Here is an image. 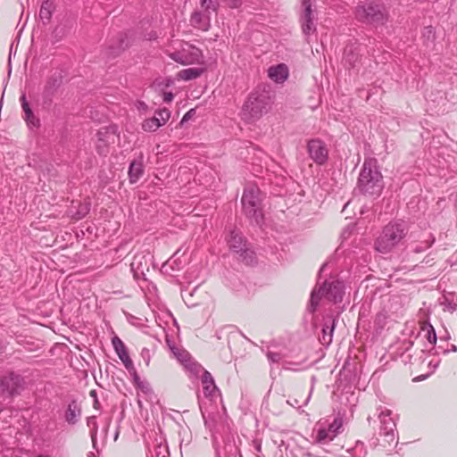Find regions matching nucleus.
<instances>
[{
  "mask_svg": "<svg viewBox=\"0 0 457 457\" xmlns=\"http://www.w3.org/2000/svg\"><path fill=\"white\" fill-rule=\"evenodd\" d=\"M335 437V434L331 435L329 431H328L326 428H320L318 431L317 436H316V442L318 444H325L328 441L333 440Z\"/></svg>",
  "mask_w": 457,
  "mask_h": 457,
  "instance_id": "obj_30",
  "label": "nucleus"
},
{
  "mask_svg": "<svg viewBox=\"0 0 457 457\" xmlns=\"http://www.w3.org/2000/svg\"><path fill=\"white\" fill-rule=\"evenodd\" d=\"M170 351L176 359L193 374L198 375L200 370H203V367L200 364L192 361L190 354L186 350L177 346H170Z\"/></svg>",
  "mask_w": 457,
  "mask_h": 457,
  "instance_id": "obj_11",
  "label": "nucleus"
},
{
  "mask_svg": "<svg viewBox=\"0 0 457 457\" xmlns=\"http://www.w3.org/2000/svg\"><path fill=\"white\" fill-rule=\"evenodd\" d=\"M81 415V408L77 401L72 400L65 411V420L69 424H76Z\"/></svg>",
  "mask_w": 457,
  "mask_h": 457,
  "instance_id": "obj_19",
  "label": "nucleus"
},
{
  "mask_svg": "<svg viewBox=\"0 0 457 457\" xmlns=\"http://www.w3.org/2000/svg\"><path fill=\"white\" fill-rule=\"evenodd\" d=\"M268 75L276 83H283L288 77V69L284 63L271 66L268 70Z\"/></svg>",
  "mask_w": 457,
  "mask_h": 457,
  "instance_id": "obj_15",
  "label": "nucleus"
},
{
  "mask_svg": "<svg viewBox=\"0 0 457 457\" xmlns=\"http://www.w3.org/2000/svg\"><path fill=\"white\" fill-rule=\"evenodd\" d=\"M408 228L404 221L398 220L386 225L375 241V249L381 253H390L407 236Z\"/></svg>",
  "mask_w": 457,
  "mask_h": 457,
  "instance_id": "obj_3",
  "label": "nucleus"
},
{
  "mask_svg": "<svg viewBox=\"0 0 457 457\" xmlns=\"http://www.w3.org/2000/svg\"><path fill=\"white\" fill-rule=\"evenodd\" d=\"M384 187L383 176L375 158H366L362 164L357 188L366 195L378 196Z\"/></svg>",
  "mask_w": 457,
  "mask_h": 457,
  "instance_id": "obj_2",
  "label": "nucleus"
},
{
  "mask_svg": "<svg viewBox=\"0 0 457 457\" xmlns=\"http://www.w3.org/2000/svg\"><path fill=\"white\" fill-rule=\"evenodd\" d=\"M315 12V10L312 8V0H301L299 21L302 31L306 37L316 32Z\"/></svg>",
  "mask_w": 457,
  "mask_h": 457,
  "instance_id": "obj_9",
  "label": "nucleus"
},
{
  "mask_svg": "<svg viewBox=\"0 0 457 457\" xmlns=\"http://www.w3.org/2000/svg\"><path fill=\"white\" fill-rule=\"evenodd\" d=\"M355 19L365 25L373 27L386 25L390 17L389 9L380 0H365L354 8Z\"/></svg>",
  "mask_w": 457,
  "mask_h": 457,
  "instance_id": "obj_1",
  "label": "nucleus"
},
{
  "mask_svg": "<svg viewBox=\"0 0 457 457\" xmlns=\"http://www.w3.org/2000/svg\"><path fill=\"white\" fill-rule=\"evenodd\" d=\"M424 34L428 35V38H430V37L434 38L435 37V33H434L433 27H431V26L426 27Z\"/></svg>",
  "mask_w": 457,
  "mask_h": 457,
  "instance_id": "obj_46",
  "label": "nucleus"
},
{
  "mask_svg": "<svg viewBox=\"0 0 457 457\" xmlns=\"http://www.w3.org/2000/svg\"><path fill=\"white\" fill-rule=\"evenodd\" d=\"M94 408L96 410H98L100 408V403H99L98 399L94 400Z\"/></svg>",
  "mask_w": 457,
  "mask_h": 457,
  "instance_id": "obj_50",
  "label": "nucleus"
},
{
  "mask_svg": "<svg viewBox=\"0 0 457 457\" xmlns=\"http://www.w3.org/2000/svg\"><path fill=\"white\" fill-rule=\"evenodd\" d=\"M441 305L444 307L445 311H448L450 312H454L457 310V303L448 296H444Z\"/></svg>",
  "mask_w": 457,
  "mask_h": 457,
  "instance_id": "obj_33",
  "label": "nucleus"
},
{
  "mask_svg": "<svg viewBox=\"0 0 457 457\" xmlns=\"http://www.w3.org/2000/svg\"><path fill=\"white\" fill-rule=\"evenodd\" d=\"M343 425V421H342V419L341 418H336L333 421V423H331L329 426H328V428L327 429L328 431H329V433L331 435L335 434V436H337L339 428L342 427Z\"/></svg>",
  "mask_w": 457,
  "mask_h": 457,
  "instance_id": "obj_37",
  "label": "nucleus"
},
{
  "mask_svg": "<svg viewBox=\"0 0 457 457\" xmlns=\"http://www.w3.org/2000/svg\"><path fill=\"white\" fill-rule=\"evenodd\" d=\"M451 351L452 352H457V346L455 345H452Z\"/></svg>",
  "mask_w": 457,
  "mask_h": 457,
  "instance_id": "obj_53",
  "label": "nucleus"
},
{
  "mask_svg": "<svg viewBox=\"0 0 457 457\" xmlns=\"http://www.w3.org/2000/svg\"><path fill=\"white\" fill-rule=\"evenodd\" d=\"M195 113V109H190L188 112H187L185 113V115L183 116L180 123L183 124L184 122L189 120Z\"/></svg>",
  "mask_w": 457,
  "mask_h": 457,
  "instance_id": "obj_44",
  "label": "nucleus"
},
{
  "mask_svg": "<svg viewBox=\"0 0 457 457\" xmlns=\"http://www.w3.org/2000/svg\"><path fill=\"white\" fill-rule=\"evenodd\" d=\"M25 387L24 378L13 371H9L0 378V394L12 397L20 393Z\"/></svg>",
  "mask_w": 457,
  "mask_h": 457,
  "instance_id": "obj_8",
  "label": "nucleus"
},
{
  "mask_svg": "<svg viewBox=\"0 0 457 457\" xmlns=\"http://www.w3.org/2000/svg\"><path fill=\"white\" fill-rule=\"evenodd\" d=\"M308 152L311 158L318 164H323L328 160V150L325 144L319 139L309 141Z\"/></svg>",
  "mask_w": 457,
  "mask_h": 457,
  "instance_id": "obj_12",
  "label": "nucleus"
},
{
  "mask_svg": "<svg viewBox=\"0 0 457 457\" xmlns=\"http://www.w3.org/2000/svg\"><path fill=\"white\" fill-rule=\"evenodd\" d=\"M120 359L123 362L124 366L127 369H129L130 367H132V361L129 358V353H127V354H125L123 356H120Z\"/></svg>",
  "mask_w": 457,
  "mask_h": 457,
  "instance_id": "obj_43",
  "label": "nucleus"
},
{
  "mask_svg": "<svg viewBox=\"0 0 457 457\" xmlns=\"http://www.w3.org/2000/svg\"><path fill=\"white\" fill-rule=\"evenodd\" d=\"M67 33L68 30L65 26L58 25L53 31V37H54L55 41H60L67 35Z\"/></svg>",
  "mask_w": 457,
  "mask_h": 457,
  "instance_id": "obj_34",
  "label": "nucleus"
},
{
  "mask_svg": "<svg viewBox=\"0 0 457 457\" xmlns=\"http://www.w3.org/2000/svg\"><path fill=\"white\" fill-rule=\"evenodd\" d=\"M371 420H372L371 417H368L367 420H368L369 424L371 423Z\"/></svg>",
  "mask_w": 457,
  "mask_h": 457,
  "instance_id": "obj_56",
  "label": "nucleus"
},
{
  "mask_svg": "<svg viewBox=\"0 0 457 457\" xmlns=\"http://www.w3.org/2000/svg\"><path fill=\"white\" fill-rule=\"evenodd\" d=\"M242 262L245 264L251 265L253 264L256 261L255 253L253 250L247 247V245L245 247H242V250L237 253Z\"/></svg>",
  "mask_w": 457,
  "mask_h": 457,
  "instance_id": "obj_26",
  "label": "nucleus"
},
{
  "mask_svg": "<svg viewBox=\"0 0 457 457\" xmlns=\"http://www.w3.org/2000/svg\"><path fill=\"white\" fill-rule=\"evenodd\" d=\"M161 126L162 123L160 122V119L156 118L155 116L145 120L144 122L142 123V129L145 131H155Z\"/></svg>",
  "mask_w": 457,
  "mask_h": 457,
  "instance_id": "obj_27",
  "label": "nucleus"
},
{
  "mask_svg": "<svg viewBox=\"0 0 457 457\" xmlns=\"http://www.w3.org/2000/svg\"><path fill=\"white\" fill-rule=\"evenodd\" d=\"M166 343H167V345H169L170 348V346H175L174 345L171 344V340L169 339V338H166Z\"/></svg>",
  "mask_w": 457,
  "mask_h": 457,
  "instance_id": "obj_52",
  "label": "nucleus"
},
{
  "mask_svg": "<svg viewBox=\"0 0 457 457\" xmlns=\"http://www.w3.org/2000/svg\"><path fill=\"white\" fill-rule=\"evenodd\" d=\"M173 94L171 92H165L163 94V101L166 103H170L173 100Z\"/></svg>",
  "mask_w": 457,
  "mask_h": 457,
  "instance_id": "obj_48",
  "label": "nucleus"
},
{
  "mask_svg": "<svg viewBox=\"0 0 457 457\" xmlns=\"http://www.w3.org/2000/svg\"><path fill=\"white\" fill-rule=\"evenodd\" d=\"M427 329H428L427 338H428V342L432 345H435L436 343V334L435 328H433V326L431 324H428Z\"/></svg>",
  "mask_w": 457,
  "mask_h": 457,
  "instance_id": "obj_39",
  "label": "nucleus"
},
{
  "mask_svg": "<svg viewBox=\"0 0 457 457\" xmlns=\"http://www.w3.org/2000/svg\"><path fill=\"white\" fill-rule=\"evenodd\" d=\"M259 193L258 188L253 187H248L244 191L241 199L244 213L251 220V222H254L257 225H261L263 220Z\"/></svg>",
  "mask_w": 457,
  "mask_h": 457,
  "instance_id": "obj_6",
  "label": "nucleus"
},
{
  "mask_svg": "<svg viewBox=\"0 0 457 457\" xmlns=\"http://www.w3.org/2000/svg\"><path fill=\"white\" fill-rule=\"evenodd\" d=\"M386 319V316L385 314H383V313H379L377 316V320L379 321V322L380 321H384Z\"/></svg>",
  "mask_w": 457,
  "mask_h": 457,
  "instance_id": "obj_49",
  "label": "nucleus"
},
{
  "mask_svg": "<svg viewBox=\"0 0 457 457\" xmlns=\"http://www.w3.org/2000/svg\"><path fill=\"white\" fill-rule=\"evenodd\" d=\"M270 346H268V351L266 353L268 360L272 363L279 362L283 359L284 354H282L281 353L273 352L270 349Z\"/></svg>",
  "mask_w": 457,
  "mask_h": 457,
  "instance_id": "obj_35",
  "label": "nucleus"
},
{
  "mask_svg": "<svg viewBox=\"0 0 457 457\" xmlns=\"http://www.w3.org/2000/svg\"><path fill=\"white\" fill-rule=\"evenodd\" d=\"M200 371L203 372L201 381L203 384L204 394L206 397H212L218 390L214 379L212 374L208 370H205L204 368Z\"/></svg>",
  "mask_w": 457,
  "mask_h": 457,
  "instance_id": "obj_14",
  "label": "nucleus"
},
{
  "mask_svg": "<svg viewBox=\"0 0 457 457\" xmlns=\"http://www.w3.org/2000/svg\"><path fill=\"white\" fill-rule=\"evenodd\" d=\"M141 357L145 361V365L148 366L151 360V353L149 349L143 348L141 351Z\"/></svg>",
  "mask_w": 457,
  "mask_h": 457,
  "instance_id": "obj_41",
  "label": "nucleus"
},
{
  "mask_svg": "<svg viewBox=\"0 0 457 457\" xmlns=\"http://www.w3.org/2000/svg\"><path fill=\"white\" fill-rule=\"evenodd\" d=\"M203 72L204 69L202 68H188L181 70L178 73V77L182 80L188 81L199 78L203 74Z\"/></svg>",
  "mask_w": 457,
  "mask_h": 457,
  "instance_id": "obj_23",
  "label": "nucleus"
},
{
  "mask_svg": "<svg viewBox=\"0 0 457 457\" xmlns=\"http://www.w3.org/2000/svg\"><path fill=\"white\" fill-rule=\"evenodd\" d=\"M112 343L119 358L128 353L126 346L120 337L115 336L114 337H112Z\"/></svg>",
  "mask_w": 457,
  "mask_h": 457,
  "instance_id": "obj_29",
  "label": "nucleus"
},
{
  "mask_svg": "<svg viewBox=\"0 0 457 457\" xmlns=\"http://www.w3.org/2000/svg\"><path fill=\"white\" fill-rule=\"evenodd\" d=\"M433 242H434V238H432L431 240L428 239L425 242H423L421 245L415 246L413 248V251L415 253H421V252L425 251L426 249H428V247H430V245H432Z\"/></svg>",
  "mask_w": 457,
  "mask_h": 457,
  "instance_id": "obj_40",
  "label": "nucleus"
},
{
  "mask_svg": "<svg viewBox=\"0 0 457 457\" xmlns=\"http://www.w3.org/2000/svg\"><path fill=\"white\" fill-rule=\"evenodd\" d=\"M228 244L230 250L235 253H239L242 250V247L246 245V240L242 237L238 230L233 229L230 231Z\"/></svg>",
  "mask_w": 457,
  "mask_h": 457,
  "instance_id": "obj_17",
  "label": "nucleus"
},
{
  "mask_svg": "<svg viewBox=\"0 0 457 457\" xmlns=\"http://www.w3.org/2000/svg\"><path fill=\"white\" fill-rule=\"evenodd\" d=\"M310 397H311V394L309 395L308 398L305 400L304 402V405H306L310 400Z\"/></svg>",
  "mask_w": 457,
  "mask_h": 457,
  "instance_id": "obj_54",
  "label": "nucleus"
},
{
  "mask_svg": "<svg viewBox=\"0 0 457 457\" xmlns=\"http://www.w3.org/2000/svg\"><path fill=\"white\" fill-rule=\"evenodd\" d=\"M137 386L138 387L141 388V390L144 392V393H148L151 391V387L149 386L148 384H144L143 382H138L137 383Z\"/></svg>",
  "mask_w": 457,
  "mask_h": 457,
  "instance_id": "obj_47",
  "label": "nucleus"
},
{
  "mask_svg": "<svg viewBox=\"0 0 457 457\" xmlns=\"http://www.w3.org/2000/svg\"><path fill=\"white\" fill-rule=\"evenodd\" d=\"M87 425L89 427H92L90 435H91L92 442L95 445L96 437V434H97V423H96L95 416H91L87 419Z\"/></svg>",
  "mask_w": 457,
  "mask_h": 457,
  "instance_id": "obj_36",
  "label": "nucleus"
},
{
  "mask_svg": "<svg viewBox=\"0 0 457 457\" xmlns=\"http://www.w3.org/2000/svg\"><path fill=\"white\" fill-rule=\"evenodd\" d=\"M90 211V204L84 203L79 204L77 212H73L72 210L70 211L71 216L76 220H81L84 218Z\"/></svg>",
  "mask_w": 457,
  "mask_h": 457,
  "instance_id": "obj_28",
  "label": "nucleus"
},
{
  "mask_svg": "<svg viewBox=\"0 0 457 457\" xmlns=\"http://www.w3.org/2000/svg\"><path fill=\"white\" fill-rule=\"evenodd\" d=\"M116 129L113 127L104 128L97 132L96 149L99 154L105 155L108 153V145L114 141Z\"/></svg>",
  "mask_w": 457,
  "mask_h": 457,
  "instance_id": "obj_13",
  "label": "nucleus"
},
{
  "mask_svg": "<svg viewBox=\"0 0 457 457\" xmlns=\"http://www.w3.org/2000/svg\"><path fill=\"white\" fill-rule=\"evenodd\" d=\"M144 258V256L141 255H136L133 259V262H131V269H139V266L141 265V259Z\"/></svg>",
  "mask_w": 457,
  "mask_h": 457,
  "instance_id": "obj_42",
  "label": "nucleus"
},
{
  "mask_svg": "<svg viewBox=\"0 0 457 457\" xmlns=\"http://www.w3.org/2000/svg\"><path fill=\"white\" fill-rule=\"evenodd\" d=\"M336 326V319L332 316L328 317L326 323L322 328V337L320 339L323 345H330L332 342L333 331Z\"/></svg>",
  "mask_w": 457,
  "mask_h": 457,
  "instance_id": "obj_20",
  "label": "nucleus"
},
{
  "mask_svg": "<svg viewBox=\"0 0 457 457\" xmlns=\"http://www.w3.org/2000/svg\"><path fill=\"white\" fill-rule=\"evenodd\" d=\"M190 23L193 27L206 31L210 27V17L195 11L191 14Z\"/></svg>",
  "mask_w": 457,
  "mask_h": 457,
  "instance_id": "obj_18",
  "label": "nucleus"
},
{
  "mask_svg": "<svg viewBox=\"0 0 457 457\" xmlns=\"http://www.w3.org/2000/svg\"><path fill=\"white\" fill-rule=\"evenodd\" d=\"M271 101L269 92L254 91L244 103L241 110L242 119L252 123L260 120L264 114L270 110Z\"/></svg>",
  "mask_w": 457,
  "mask_h": 457,
  "instance_id": "obj_4",
  "label": "nucleus"
},
{
  "mask_svg": "<svg viewBox=\"0 0 457 457\" xmlns=\"http://www.w3.org/2000/svg\"><path fill=\"white\" fill-rule=\"evenodd\" d=\"M21 107L25 113V120L30 128H38L39 127V120L34 115L29 104L27 101L26 95L22 94L21 98Z\"/></svg>",
  "mask_w": 457,
  "mask_h": 457,
  "instance_id": "obj_16",
  "label": "nucleus"
},
{
  "mask_svg": "<svg viewBox=\"0 0 457 457\" xmlns=\"http://www.w3.org/2000/svg\"><path fill=\"white\" fill-rule=\"evenodd\" d=\"M380 422L379 435L385 436L386 441L390 445L395 439V422L391 418V411H381L378 414Z\"/></svg>",
  "mask_w": 457,
  "mask_h": 457,
  "instance_id": "obj_10",
  "label": "nucleus"
},
{
  "mask_svg": "<svg viewBox=\"0 0 457 457\" xmlns=\"http://www.w3.org/2000/svg\"><path fill=\"white\" fill-rule=\"evenodd\" d=\"M144 173V167L141 161H133L129 168V177L131 183H136Z\"/></svg>",
  "mask_w": 457,
  "mask_h": 457,
  "instance_id": "obj_22",
  "label": "nucleus"
},
{
  "mask_svg": "<svg viewBox=\"0 0 457 457\" xmlns=\"http://www.w3.org/2000/svg\"><path fill=\"white\" fill-rule=\"evenodd\" d=\"M90 396L95 400V399H97V396H96V390H91L90 393H89Z\"/></svg>",
  "mask_w": 457,
  "mask_h": 457,
  "instance_id": "obj_51",
  "label": "nucleus"
},
{
  "mask_svg": "<svg viewBox=\"0 0 457 457\" xmlns=\"http://www.w3.org/2000/svg\"><path fill=\"white\" fill-rule=\"evenodd\" d=\"M201 5L207 12L211 11L216 12L220 6V2L219 0H202Z\"/></svg>",
  "mask_w": 457,
  "mask_h": 457,
  "instance_id": "obj_31",
  "label": "nucleus"
},
{
  "mask_svg": "<svg viewBox=\"0 0 457 457\" xmlns=\"http://www.w3.org/2000/svg\"><path fill=\"white\" fill-rule=\"evenodd\" d=\"M62 84V77L59 75H52L49 77L46 80V86H45V94L47 96L53 95L56 89L61 86Z\"/></svg>",
  "mask_w": 457,
  "mask_h": 457,
  "instance_id": "obj_24",
  "label": "nucleus"
},
{
  "mask_svg": "<svg viewBox=\"0 0 457 457\" xmlns=\"http://www.w3.org/2000/svg\"><path fill=\"white\" fill-rule=\"evenodd\" d=\"M343 295L344 285L342 282L338 280L332 282L325 281L319 290L314 289L312 292L310 304L307 309L311 313H313L317 310L322 296H325L328 301L337 303L342 301Z\"/></svg>",
  "mask_w": 457,
  "mask_h": 457,
  "instance_id": "obj_5",
  "label": "nucleus"
},
{
  "mask_svg": "<svg viewBox=\"0 0 457 457\" xmlns=\"http://www.w3.org/2000/svg\"><path fill=\"white\" fill-rule=\"evenodd\" d=\"M54 11V4L50 0H45L39 10V17L44 24L50 22L53 12Z\"/></svg>",
  "mask_w": 457,
  "mask_h": 457,
  "instance_id": "obj_21",
  "label": "nucleus"
},
{
  "mask_svg": "<svg viewBox=\"0 0 457 457\" xmlns=\"http://www.w3.org/2000/svg\"><path fill=\"white\" fill-rule=\"evenodd\" d=\"M152 457H170L167 445L159 444L154 447Z\"/></svg>",
  "mask_w": 457,
  "mask_h": 457,
  "instance_id": "obj_32",
  "label": "nucleus"
},
{
  "mask_svg": "<svg viewBox=\"0 0 457 457\" xmlns=\"http://www.w3.org/2000/svg\"><path fill=\"white\" fill-rule=\"evenodd\" d=\"M298 403V401L297 400H295L294 403H290L292 406H295Z\"/></svg>",
  "mask_w": 457,
  "mask_h": 457,
  "instance_id": "obj_55",
  "label": "nucleus"
},
{
  "mask_svg": "<svg viewBox=\"0 0 457 457\" xmlns=\"http://www.w3.org/2000/svg\"><path fill=\"white\" fill-rule=\"evenodd\" d=\"M226 3L230 8H238L242 4V0H226Z\"/></svg>",
  "mask_w": 457,
  "mask_h": 457,
  "instance_id": "obj_45",
  "label": "nucleus"
},
{
  "mask_svg": "<svg viewBox=\"0 0 457 457\" xmlns=\"http://www.w3.org/2000/svg\"><path fill=\"white\" fill-rule=\"evenodd\" d=\"M358 53L355 52V49L353 46L346 47L345 49L343 60L345 65H348L349 67H354L355 63L358 62Z\"/></svg>",
  "mask_w": 457,
  "mask_h": 457,
  "instance_id": "obj_25",
  "label": "nucleus"
},
{
  "mask_svg": "<svg viewBox=\"0 0 457 457\" xmlns=\"http://www.w3.org/2000/svg\"><path fill=\"white\" fill-rule=\"evenodd\" d=\"M167 54L171 60L181 65L202 63L204 61L202 51L187 42H181L179 49Z\"/></svg>",
  "mask_w": 457,
  "mask_h": 457,
  "instance_id": "obj_7",
  "label": "nucleus"
},
{
  "mask_svg": "<svg viewBox=\"0 0 457 457\" xmlns=\"http://www.w3.org/2000/svg\"><path fill=\"white\" fill-rule=\"evenodd\" d=\"M156 118L160 119L162 126L164 125L170 117V112L167 108H163L156 112Z\"/></svg>",
  "mask_w": 457,
  "mask_h": 457,
  "instance_id": "obj_38",
  "label": "nucleus"
}]
</instances>
